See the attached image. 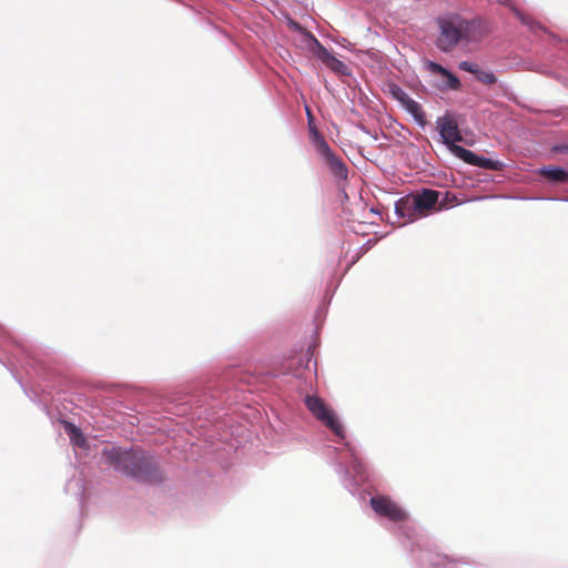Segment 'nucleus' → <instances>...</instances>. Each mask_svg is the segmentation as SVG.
Wrapping results in <instances>:
<instances>
[{
  "label": "nucleus",
  "mask_w": 568,
  "mask_h": 568,
  "mask_svg": "<svg viewBox=\"0 0 568 568\" xmlns=\"http://www.w3.org/2000/svg\"><path fill=\"white\" fill-rule=\"evenodd\" d=\"M436 47L445 53L452 52L460 43L471 44L484 40L490 32L483 19H466L459 14H448L437 20Z\"/></svg>",
  "instance_id": "nucleus-1"
},
{
  "label": "nucleus",
  "mask_w": 568,
  "mask_h": 568,
  "mask_svg": "<svg viewBox=\"0 0 568 568\" xmlns=\"http://www.w3.org/2000/svg\"><path fill=\"white\" fill-rule=\"evenodd\" d=\"M102 455L105 463L115 470L122 471L140 481L158 483L163 479L156 463L143 450L123 449L112 446L111 448H104Z\"/></svg>",
  "instance_id": "nucleus-2"
},
{
  "label": "nucleus",
  "mask_w": 568,
  "mask_h": 568,
  "mask_svg": "<svg viewBox=\"0 0 568 568\" xmlns=\"http://www.w3.org/2000/svg\"><path fill=\"white\" fill-rule=\"evenodd\" d=\"M437 129L443 138L445 144H447L450 151L465 161L468 164L477 165L485 169H495L494 162L489 159L480 158L474 152L455 144L456 142H462L463 136L460 130L458 128L457 121L452 115H445L443 118H438L437 120Z\"/></svg>",
  "instance_id": "nucleus-3"
},
{
  "label": "nucleus",
  "mask_w": 568,
  "mask_h": 568,
  "mask_svg": "<svg viewBox=\"0 0 568 568\" xmlns=\"http://www.w3.org/2000/svg\"><path fill=\"white\" fill-rule=\"evenodd\" d=\"M304 404L310 413L336 436L344 437V429L338 422L334 410L329 409L322 398L315 395H307Z\"/></svg>",
  "instance_id": "nucleus-4"
},
{
  "label": "nucleus",
  "mask_w": 568,
  "mask_h": 568,
  "mask_svg": "<svg viewBox=\"0 0 568 568\" xmlns=\"http://www.w3.org/2000/svg\"><path fill=\"white\" fill-rule=\"evenodd\" d=\"M314 145L316 152L321 155L329 172L338 180L346 181L348 169L342 158L336 155L327 142L317 132L314 133Z\"/></svg>",
  "instance_id": "nucleus-5"
},
{
  "label": "nucleus",
  "mask_w": 568,
  "mask_h": 568,
  "mask_svg": "<svg viewBox=\"0 0 568 568\" xmlns=\"http://www.w3.org/2000/svg\"><path fill=\"white\" fill-rule=\"evenodd\" d=\"M369 504L374 511L387 519L399 523L406 519V513L389 497L374 496L371 498Z\"/></svg>",
  "instance_id": "nucleus-6"
},
{
  "label": "nucleus",
  "mask_w": 568,
  "mask_h": 568,
  "mask_svg": "<svg viewBox=\"0 0 568 568\" xmlns=\"http://www.w3.org/2000/svg\"><path fill=\"white\" fill-rule=\"evenodd\" d=\"M286 29L290 30L294 36L292 37V41L295 45L306 49L311 51L313 54L317 52V50L322 47L318 40L305 28H303L296 21L290 19L286 16Z\"/></svg>",
  "instance_id": "nucleus-7"
},
{
  "label": "nucleus",
  "mask_w": 568,
  "mask_h": 568,
  "mask_svg": "<svg viewBox=\"0 0 568 568\" xmlns=\"http://www.w3.org/2000/svg\"><path fill=\"white\" fill-rule=\"evenodd\" d=\"M413 195L422 217L440 210L445 205L443 200L439 201L442 193L435 190L423 189L422 192L413 193Z\"/></svg>",
  "instance_id": "nucleus-8"
},
{
  "label": "nucleus",
  "mask_w": 568,
  "mask_h": 568,
  "mask_svg": "<svg viewBox=\"0 0 568 568\" xmlns=\"http://www.w3.org/2000/svg\"><path fill=\"white\" fill-rule=\"evenodd\" d=\"M416 200L413 194L400 197L395 204L396 213L406 220V222H414L422 217L416 205Z\"/></svg>",
  "instance_id": "nucleus-9"
},
{
  "label": "nucleus",
  "mask_w": 568,
  "mask_h": 568,
  "mask_svg": "<svg viewBox=\"0 0 568 568\" xmlns=\"http://www.w3.org/2000/svg\"><path fill=\"white\" fill-rule=\"evenodd\" d=\"M314 55L335 74L346 75L349 73L348 67L334 57L325 47L322 45Z\"/></svg>",
  "instance_id": "nucleus-10"
},
{
  "label": "nucleus",
  "mask_w": 568,
  "mask_h": 568,
  "mask_svg": "<svg viewBox=\"0 0 568 568\" xmlns=\"http://www.w3.org/2000/svg\"><path fill=\"white\" fill-rule=\"evenodd\" d=\"M459 69L471 73L476 77V79L486 85H491L497 82L496 75L490 71H484L481 70L477 63L469 62V61H462L459 63Z\"/></svg>",
  "instance_id": "nucleus-11"
},
{
  "label": "nucleus",
  "mask_w": 568,
  "mask_h": 568,
  "mask_svg": "<svg viewBox=\"0 0 568 568\" xmlns=\"http://www.w3.org/2000/svg\"><path fill=\"white\" fill-rule=\"evenodd\" d=\"M540 175L551 182H568V172L560 168L545 166L540 169Z\"/></svg>",
  "instance_id": "nucleus-12"
},
{
  "label": "nucleus",
  "mask_w": 568,
  "mask_h": 568,
  "mask_svg": "<svg viewBox=\"0 0 568 568\" xmlns=\"http://www.w3.org/2000/svg\"><path fill=\"white\" fill-rule=\"evenodd\" d=\"M405 109L415 118L419 124H425V113L422 105L415 100L406 99Z\"/></svg>",
  "instance_id": "nucleus-13"
},
{
  "label": "nucleus",
  "mask_w": 568,
  "mask_h": 568,
  "mask_svg": "<svg viewBox=\"0 0 568 568\" xmlns=\"http://www.w3.org/2000/svg\"><path fill=\"white\" fill-rule=\"evenodd\" d=\"M65 430L70 435L71 439L75 440V444L80 447L85 445V438L82 436L80 428L71 423L65 424Z\"/></svg>",
  "instance_id": "nucleus-14"
},
{
  "label": "nucleus",
  "mask_w": 568,
  "mask_h": 568,
  "mask_svg": "<svg viewBox=\"0 0 568 568\" xmlns=\"http://www.w3.org/2000/svg\"><path fill=\"white\" fill-rule=\"evenodd\" d=\"M443 78L447 80V84L450 89L457 90L460 88L459 79L448 71V74H443Z\"/></svg>",
  "instance_id": "nucleus-15"
},
{
  "label": "nucleus",
  "mask_w": 568,
  "mask_h": 568,
  "mask_svg": "<svg viewBox=\"0 0 568 568\" xmlns=\"http://www.w3.org/2000/svg\"><path fill=\"white\" fill-rule=\"evenodd\" d=\"M428 68L432 72L437 73L439 75L448 74V70L438 63L429 62Z\"/></svg>",
  "instance_id": "nucleus-16"
},
{
  "label": "nucleus",
  "mask_w": 568,
  "mask_h": 568,
  "mask_svg": "<svg viewBox=\"0 0 568 568\" xmlns=\"http://www.w3.org/2000/svg\"><path fill=\"white\" fill-rule=\"evenodd\" d=\"M393 94L403 105L406 103V99H410V97L399 88H396Z\"/></svg>",
  "instance_id": "nucleus-17"
},
{
  "label": "nucleus",
  "mask_w": 568,
  "mask_h": 568,
  "mask_svg": "<svg viewBox=\"0 0 568 568\" xmlns=\"http://www.w3.org/2000/svg\"><path fill=\"white\" fill-rule=\"evenodd\" d=\"M297 363H298V364H300V366H301V367L297 369V376H298V377H301V376L303 375V371H305V369H306V366H305V367H303L304 357H300V358L297 359Z\"/></svg>",
  "instance_id": "nucleus-18"
},
{
  "label": "nucleus",
  "mask_w": 568,
  "mask_h": 568,
  "mask_svg": "<svg viewBox=\"0 0 568 568\" xmlns=\"http://www.w3.org/2000/svg\"><path fill=\"white\" fill-rule=\"evenodd\" d=\"M555 150L568 154V144L556 146Z\"/></svg>",
  "instance_id": "nucleus-19"
},
{
  "label": "nucleus",
  "mask_w": 568,
  "mask_h": 568,
  "mask_svg": "<svg viewBox=\"0 0 568 568\" xmlns=\"http://www.w3.org/2000/svg\"><path fill=\"white\" fill-rule=\"evenodd\" d=\"M445 558H446V557H440L439 555H437V556H436V560L432 561V564H433L434 566L442 565V564H444V559H445Z\"/></svg>",
  "instance_id": "nucleus-20"
},
{
  "label": "nucleus",
  "mask_w": 568,
  "mask_h": 568,
  "mask_svg": "<svg viewBox=\"0 0 568 568\" xmlns=\"http://www.w3.org/2000/svg\"><path fill=\"white\" fill-rule=\"evenodd\" d=\"M500 1L505 3L507 0H500Z\"/></svg>",
  "instance_id": "nucleus-21"
}]
</instances>
